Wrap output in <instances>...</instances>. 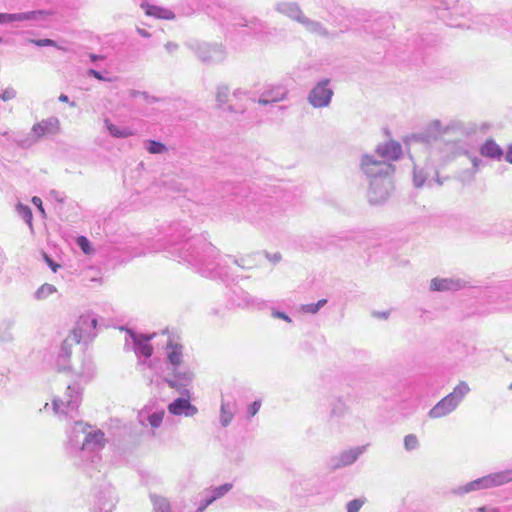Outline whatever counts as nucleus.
<instances>
[{"label":"nucleus","instance_id":"de8ad7c7","mask_svg":"<svg viewBox=\"0 0 512 512\" xmlns=\"http://www.w3.org/2000/svg\"><path fill=\"white\" fill-rule=\"evenodd\" d=\"M29 42L39 47L51 46L60 49V47L57 46V43L52 39H30Z\"/></svg>","mask_w":512,"mask_h":512},{"label":"nucleus","instance_id":"c756f323","mask_svg":"<svg viewBox=\"0 0 512 512\" xmlns=\"http://www.w3.org/2000/svg\"><path fill=\"white\" fill-rule=\"evenodd\" d=\"M303 27L310 33L316 34L318 36L326 37L328 36V32L326 28L318 21L312 20L305 15L302 17L299 22Z\"/></svg>","mask_w":512,"mask_h":512},{"label":"nucleus","instance_id":"4468645a","mask_svg":"<svg viewBox=\"0 0 512 512\" xmlns=\"http://www.w3.org/2000/svg\"><path fill=\"white\" fill-rule=\"evenodd\" d=\"M366 450V446H357L341 452L330 461L331 467L336 470L352 465Z\"/></svg>","mask_w":512,"mask_h":512},{"label":"nucleus","instance_id":"680f3d73","mask_svg":"<svg viewBox=\"0 0 512 512\" xmlns=\"http://www.w3.org/2000/svg\"><path fill=\"white\" fill-rule=\"evenodd\" d=\"M58 99H59L60 102L69 103L71 107H75L76 106V103L74 101L70 102L69 101V97L67 95H65V94H60Z\"/></svg>","mask_w":512,"mask_h":512},{"label":"nucleus","instance_id":"bf43d9fd","mask_svg":"<svg viewBox=\"0 0 512 512\" xmlns=\"http://www.w3.org/2000/svg\"><path fill=\"white\" fill-rule=\"evenodd\" d=\"M178 44L177 43H174V42H167L165 44V49L169 52V53H173L175 52L177 49H178Z\"/></svg>","mask_w":512,"mask_h":512},{"label":"nucleus","instance_id":"a18cd8bd","mask_svg":"<svg viewBox=\"0 0 512 512\" xmlns=\"http://www.w3.org/2000/svg\"><path fill=\"white\" fill-rule=\"evenodd\" d=\"M365 501V498H356L349 501L346 505L347 512H359Z\"/></svg>","mask_w":512,"mask_h":512},{"label":"nucleus","instance_id":"9b49d317","mask_svg":"<svg viewBox=\"0 0 512 512\" xmlns=\"http://www.w3.org/2000/svg\"><path fill=\"white\" fill-rule=\"evenodd\" d=\"M391 181L390 179H374L369 182L368 200L371 204L384 203L390 192Z\"/></svg>","mask_w":512,"mask_h":512},{"label":"nucleus","instance_id":"f8f14e48","mask_svg":"<svg viewBox=\"0 0 512 512\" xmlns=\"http://www.w3.org/2000/svg\"><path fill=\"white\" fill-rule=\"evenodd\" d=\"M289 90L285 85H268L264 88L257 102L260 105L267 106L287 99Z\"/></svg>","mask_w":512,"mask_h":512},{"label":"nucleus","instance_id":"774afa93","mask_svg":"<svg viewBox=\"0 0 512 512\" xmlns=\"http://www.w3.org/2000/svg\"><path fill=\"white\" fill-rule=\"evenodd\" d=\"M89 59L92 61V62H96L98 60H104V56L103 55H98V54H93V53H90L88 55Z\"/></svg>","mask_w":512,"mask_h":512},{"label":"nucleus","instance_id":"5fc2aeb1","mask_svg":"<svg viewBox=\"0 0 512 512\" xmlns=\"http://www.w3.org/2000/svg\"><path fill=\"white\" fill-rule=\"evenodd\" d=\"M301 310L304 313L316 314L318 312L317 305L315 303L302 305Z\"/></svg>","mask_w":512,"mask_h":512},{"label":"nucleus","instance_id":"a878e982","mask_svg":"<svg viewBox=\"0 0 512 512\" xmlns=\"http://www.w3.org/2000/svg\"><path fill=\"white\" fill-rule=\"evenodd\" d=\"M483 157L500 160L504 154L503 149L493 140L487 139L479 148Z\"/></svg>","mask_w":512,"mask_h":512},{"label":"nucleus","instance_id":"69168bd1","mask_svg":"<svg viewBox=\"0 0 512 512\" xmlns=\"http://www.w3.org/2000/svg\"><path fill=\"white\" fill-rule=\"evenodd\" d=\"M136 31L140 36L144 38H149L151 36V34L147 30L140 27H137Z\"/></svg>","mask_w":512,"mask_h":512},{"label":"nucleus","instance_id":"393cba45","mask_svg":"<svg viewBox=\"0 0 512 512\" xmlns=\"http://www.w3.org/2000/svg\"><path fill=\"white\" fill-rule=\"evenodd\" d=\"M233 485L231 483H225L218 487H214L205 491L204 498L201 500L208 507L216 500L224 497L231 489Z\"/></svg>","mask_w":512,"mask_h":512},{"label":"nucleus","instance_id":"338daca9","mask_svg":"<svg viewBox=\"0 0 512 512\" xmlns=\"http://www.w3.org/2000/svg\"><path fill=\"white\" fill-rule=\"evenodd\" d=\"M476 511L477 512H499V509L498 508H488L486 506H483V507H479Z\"/></svg>","mask_w":512,"mask_h":512},{"label":"nucleus","instance_id":"20e7f679","mask_svg":"<svg viewBox=\"0 0 512 512\" xmlns=\"http://www.w3.org/2000/svg\"><path fill=\"white\" fill-rule=\"evenodd\" d=\"M164 381L181 395H188L194 373L185 363L165 368Z\"/></svg>","mask_w":512,"mask_h":512},{"label":"nucleus","instance_id":"7ed1b4c3","mask_svg":"<svg viewBox=\"0 0 512 512\" xmlns=\"http://www.w3.org/2000/svg\"><path fill=\"white\" fill-rule=\"evenodd\" d=\"M469 392L470 387L468 383L460 381L451 393L442 398L430 409L428 416L432 419H438L449 415L456 410Z\"/></svg>","mask_w":512,"mask_h":512},{"label":"nucleus","instance_id":"6ab92c4d","mask_svg":"<svg viewBox=\"0 0 512 512\" xmlns=\"http://www.w3.org/2000/svg\"><path fill=\"white\" fill-rule=\"evenodd\" d=\"M183 345L180 343L173 342L171 339L168 340L165 348L166 361L165 368L183 364Z\"/></svg>","mask_w":512,"mask_h":512},{"label":"nucleus","instance_id":"423d86ee","mask_svg":"<svg viewBox=\"0 0 512 512\" xmlns=\"http://www.w3.org/2000/svg\"><path fill=\"white\" fill-rule=\"evenodd\" d=\"M360 167L370 180L389 179L390 175L394 173V166L391 163L378 159L375 155H363Z\"/></svg>","mask_w":512,"mask_h":512},{"label":"nucleus","instance_id":"c9c22d12","mask_svg":"<svg viewBox=\"0 0 512 512\" xmlns=\"http://www.w3.org/2000/svg\"><path fill=\"white\" fill-rule=\"evenodd\" d=\"M54 292H56V287L52 284L45 283L36 290L35 298L38 300H42L47 298Z\"/></svg>","mask_w":512,"mask_h":512},{"label":"nucleus","instance_id":"9d476101","mask_svg":"<svg viewBox=\"0 0 512 512\" xmlns=\"http://www.w3.org/2000/svg\"><path fill=\"white\" fill-rule=\"evenodd\" d=\"M97 326V319L91 314L81 315L76 322V326L72 330L70 336H76L77 342L90 341L95 336V329Z\"/></svg>","mask_w":512,"mask_h":512},{"label":"nucleus","instance_id":"dca6fc26","mask_svg":"<svg viewBox=\"0 0 512 512\" xmlns=\"http://www.w3.org/2000/svg\"><path fill=\"white\" fill-rule=\"evenodd\" d=\"M190 392L188 395H182L168 405V411L173 415H185L192 417L197 414L198 409L190 403Z\"/></svg>","mask_w":512,"mask_h":512},{"label":"nucleus","instance_id":"2eb2a0df","mask_svg":"<svg viewBox=\"0 0 512 512\" xmlns=\"http://www.w3.org/2000/svg\"><path fill=\"white\" fill-rule=\"evenodd\" d=\"M466 287V281L457 277L439 278L430 281V290L437 292H454Z\"/></svg>","mask_w":512,"mask_h":512},{"label":"nucleus","instance_id":"f03ea898","mask_svg":"<svg viewBox=\"0 0 512 512\" xmlns=\"http://www.w3.org/2000/svg\"><path fill=\"white\" fill-rule=\"evenodd\" d=\"M90 426L82 421L74 422L69 432V444L77 456L84 460L88 455L92 463L99 460L97 452L104 447L105 437L101 430H89Z\"/></svg>","mask_w":512,"mask_h":512},{"label":"nucleus","instance_id":"ddd939ff","mask_svg":"<svg viewBox=\"0 0 512 512\" xmlns=\"http://www.w3.org/2000/svg\"><path fill=\"white\" fill-rule=\"evenodd\" d=\"M60 131V121L57 117L51 116L47 119L34 124L31 128V132L34 138L40 140L44 136L56 135Z\"/></svg>","mask_w":512,"mask_h":512},{"label":"nucleus","instance_id":"aec40b11","mask_svg":"<svg viewBox=\"0 0 512 512\" xmlns=\"http://www.w3.org/2000/svg\"><path fill=\"white\" fill-rule=\"evenodd\" d=\"M233 24L239 27H247L251 33L255 35H264L267 30V24L256 17L246 18L243 16H235Z\"/></svg>","mask_w":512,"mask_h":512},{"label":"nucleus","instance_id":"e2e57ef3","mask_svg":"<svg viewBox=\"0 0 512 512\" xmlns=\"http://www.w3.org/2000/svg\"><path fill=\"white\" fill-rule=\"evenodd\" d=\"M32 202L35 206H37L39 208V210L43 213L44 212V209L42 207V200L37 197V196H34L33 199H32Z\"/></svg>","mask_w":512,"mask_h":512},{"label":"nucleus","instance_id":"c85d7f7f","mask_svg":"<svg viewBox=\"0 0 512 512\" xmlns=\"http://www.w3.org/2000/svg\"><path fill=\"white\" fill-rule=\"evenodd\" d=\"M142 7L145 9V13L148 16H153L158 19L166 20H171L175 18V14L169 9L150 4L142 5Z\"/></svg>","mask_w":512,"mask_h":512},{"label":"nucleus","instance_id":"13d9d810","mask_svg":"<svg viewBox=\"0 0 512 512\" xmlns=\"http://www.w3.org/2000/svg\"><path fill=\"white\" fill-rule=\"evenodd\" d=\"M265 256L268 260L274 262V263H277L281 260V254L280 253H274V254H270L268 252L265 253Z\"/></svg>","mask_w":512,"mask_h":512},{"label":"nucleus","instance_id":"72a5a7b5","mask_svg":"<svg viewBox=\"0 0 512 512\" xmlns=\"http://www.w3.org/2000/svg\"><path fill=\"white\" fill-rule=\"evenodd\" d=\"M104 123L109 134L114 138H127L133 134L130 129L120 128L111 123L108 119H105Z\"/></svg>","mask_w":512,"mask_h":512},{"label":"nucleus","instance_id":"f3484780","mask_svg":"<svg viewBox=\"0 0 512 512\" xmlns=\"http://www.w3.org/2000/svg\"><path fill=\"white\" fill-rule=\"evenodd\" d=\"M77 344H79V342H77L76 336L68 335L63 340L56 360V365L59 370H67L70 368L72 348Z\"/></svg>","mask_w":512,"mask_h":512},{"label":"nucleus","instance_id":"8fccbe9b","mask_svg":"<svg viewBox=\"0 0 512 512\" xmlns=\"http://www.w3.org/2000/svg\"><path fill=\"white\" fill-rule=\"evenodd\" d=\"M260 407H261V401L260 400H255L253 403H251L248 406V408H247V416L249 418L255 416L258 413V411L260 410Z\"/></svg>","mask_w":512,"mask_h":512},{"label":"nucleus","instance_id":"0eeeda50","mask_svg":"<svg viewBox=\"0 0 512 512\" xmlns=\"http://www.w3.org/2000/svg\"><path fill=\"white\" fill-rule=\"evenodd\" d=\"M188 46L201 62L208 65L222 63L226 58V51L219 44L191 42Z\"/></svg>","mask_w":512,"mask_h":512},{"label":"nucleus","instance_id":"bb28decb","mask_svg":"<svg viewBox=\"0 0 512 512\" xmlns=\"http://www.w3.org/2000/svg\"><path fill=\"white\" fill-rule=\"evenodd\" d=\"M236 412V403L234 401L222 400L220 407V424L222 427H227L232 422Z\"/></svg>","mask_w":512,"mask_h":512},{"label":"nucleus","instance_id":"864d4df0","mask_svg":"<svg viewBox=\"0 0 512 512\" xmlns=\"http://www.w3.org/2000/svg\"><path fill=\"white\" fill-rule=\"evenodd\" d=\"M271 314L274 318L282 319L288 323L292 322L291 318L285 312H281V311L273 309Z\"/></svg>","mask_w":512,"mask_h":512},{"label":"nucleus","instance_id":"79ce46f5","mask_svg":"<svg viewBox=\"0 0 512 512\" xmlns=\"http://www.w3.org/2000/svg\"><path fill=\"white\" fill-rule=\"evenodd\" d=\"M404 447L407 451L416 450L419 447V441L415 434H408L404 437Z\"/></svg>","mask_w":512,"mask_h":512},{"label":"nucleus","instance_id":"7c9ffc66","mask_svg":"<svg viewBox=\"0 0 512 512\" xmlns=\"http://www.w3.org/2000/svg\"><path fill=\"white\" fill-rule=\"evenodd\" d=\"M150 500L153 506V512H173L170 502L167 498L151 494Z\"/></svg>","mask_w":512,"mask_h":512},{"label":"nucleus","instance_id":"2f4dec72","mask_svg":"<svg viewBox=\"0 0 512 512\" xmlns=\"http://www.w3.org/2000/svg\"><path fill=\"white\" fill-rule=\"evenodd\" d=\"M442 133V124L439 120L432 121L426 132L420 135L423 141L429 142L436 139Z\"/></svg>","mask_w":512,"mask_h":512},{"label":"nucleus","instance_id":"39448f33","mask_svg":"<svg viewBox=\"0 0 512 512\" xmlns=\"http://www.w3.org/2000/svg\"><path fill=\"white\" fill-rule=\"evenodd\" d=\"M82 401V388L79 383L74 382L67 386L63 397H56L52 401L54 413L68 416L76 411Z\"/></svg>","mask_w":512,"mask_h":512},{"label":"nucleus","instance_id":"5701e85b","mask_svg":"<svg viewBox=\"0 0 512 512\" xmlns=\"http://www.w3.org/2000/svg\"><path fill=\"white\" fill-rule=\"evenodd\" d=\"M348 412V406L342 397L333 396L329 399V421L342 419Z\"/></svg>","mask_w":512,"mask_h":512},{"label":"nucleus","instance_id":"cd10ccee","mask_svg":"<svg viewBox=\"0 0 512 512\" xmlns=\"http://www.w3.org/2000/svg\"><path fill=\"white\" fill-rule=\"evenodd\" d=\"M487 475L491 488L500 487L512 482V469H505Z\"/></svg>","mask_w":512,"mask_h":512},{"label":"nucleus","instance_id":"c03bdc74","mask_svg":"<svg viewBox=\"0 0 512 512\" xmlns=\"http://www.w3.org/2000/svg\"><path fill=\"white\" fill-rule=\"evenodd\" d=\"M164 418V411H156L150 415H148V422L153 428H158Z\"/></svg>","mask_w":512,"mask_h":512},{"label":"nucleus","instance_id":"3c124183","mask_svg":"<svg viewBox=\"0 0 512 512\" xmlns=\"http://www.w3.org/2000/svg\"><path fill=\"white\" fill-rule=\"evenodd\" d=\"M16 97V91L13 88H7L0 94V99L8 101Z\"/></svg>","mask_w":512,"mask_h":512},{"label":"nucleus","instance_id":"a211bd4d","mask_svg":"<svg viewBox=\"0 0 512 512\" xmlns=\"http://www.w3.org/2000/svg\"><path fill=\"white\" fill-rule=\"evenodd\" d=\"M377 157L390 163L398 160L402 155V146L396 141H390L376 148Z\"/></svg>","mask_w":512,"mask_h":512},{"label":"nucleus","instance_id":"4d7b16f0","mask_svg":"<svg viewBox=\"0 0 512 512\" xmlns=\"http://www.w3.org/2000/svg\"><path fill=\"white\" fill-rule=\"evenodd\" d=\"M88 75L91 76V77H94L95 79L99 80V81H108V79H106L102 74L101 72L95 70V69H89L88 70Z\"/></svg>","mask_w":512,"mask_h":512},{"label":"nucleus","instance_id":"b1692460","mask_svg":"<svg viewBox=\"0 0 512 512\" xmlns=\"http://www.w3.org/2000/svg\"><path fill=\"white\" fill-rule=\"evenodd\" d=\"M54 12L52 10H34L21 13H13L14 22L18 21H34L44 22L52 16Z\"/></svg>","mask_w":512,"mask_h":512},{"label":"nucleus","instance_id":"603ef678","mask_svg":"<svg viewBox=\"0 0 512 512\" xmlns=\"http://www.w3.org/2000/svg\"><path fill=\"white\" fill-rule=\"evenodd\" d=\"M43 259L45 263L51 268L53 272H56L58 268H60V265L56 263L49 255L46 253H43Z\"/></svg>","mask_w":512,"mask_h":512},{"label":"nucleus","instance_id":"052dcab7","mask_svg":"<svg viewBox=\"0 0 512 512\" xmlns=\"http://www.w3.org/2000/svg\"><path fill=\"white\" fill-rule=\"evenodd\" d=\"M471 162H472L474 170L477 171L480 167V164L482 163V160L480 158H478L477 156H472Z\"/></svg>","mask_w":512,"mask_h":512},{"label":"nucleus","instance_id":"09e8293b","mask_svg":"<svg viewBox=\"0 0 512 512\" xmlns=\"http://www.w3.org/2000/svg\"><path fill=\"white\" fill-rule=\"evenodd\" d=\"M77 244L85 254L91 252L90 242L85 236H79L77 238Z\"/></svg>","mask_w":512,"mask_h":512},{"label":"nucleus","instance_id":"1a4fd4ad","mask_svg":"<svg viewBox=\"0 0 512 512\" xmlns=\"http://www.w3.org/2000/svg\"><path fill=\"white\" fill-rule=\"evenodd\" d=\"M330 82V79L324 78L317 82L310 90L307 100L312 107L324 108L329 106L334 95Z\"/></svg>","mask_w":512,"mask_h":512},{"label":"nucleus","instance_id":"6e6552de","mask_svg":"<svg viewBox=\"0 0 512 512\" xmlns=\"http://www.w3.org/2000/svg\"><path fill=\"white\" fill-rule=\"evenodd\" d=\"M125 349L133 350L138 357L149 358L153 354V347L149 343L155 334H143L134 331L133 329H125Z\"/></svg>","mask_w":512,"mask_h":512},{"label":"nucleus","instance_id":"4be33fe9","mask_svg":"<svg viewBox=\"0 0 512 512\" xmlns=\"http://www.w3.org/2000/svg\"><path fill=\"white\" fill-rule=\"evenodd\" d=\"M275 10L282 15L294 20L296 22H300L302 17L304 16L300 6L296 2L282 1L278 2L275 5Z\"/></svg>","mask_w":512,"mask_h":512},{"label":"nucleus","instance_id":"412c9836","mask_svg":"<svg viewBox=\"0 0 512 512\" xmlns=\"http://www.w3.org/2000/svg\"><path fill=\"white\" fill-rule=\"evenodd\" d=\"M491 489L488 475L472 480L464 485L458 486L453 490L456 495H464L474 491Z\"/></svg>","mask_w":512,"mask_h":512},{"label":"nucleus","instance_id":"49530a36","mask_svg":"<svg viewBox=\"0 0 512 512\" xmlns=\"http://www.w3.org/2000/svg\"><path fill=\"white\" fill-rule=\"evenodd\" d=\"M17 212L18 214L31 225L32 221V212L31 209L27 205L18 204L17 205Z\"/></svg>","mask_w":512,"mask_h":512},{"label":"nucleus","instance_id":"473e14b6","mask_svg":"<svg viewBox=\"0 0 512 512\" xmlns=\"http://www.w3.org/2000/svg\"><path fill=\"white\" fill-rule=\"evenodd\" d=\"M251 211H255L258 214L259 219L267 218L268 215H274L275 211H273L272 203L270 200H265L261 202L259 205L253 204L251 207Z\"/></svg>","mask_w":512,"mask_h":512},{"label":"nucleus","instance_id":"4c0bfd02","mask_svg":"<svg viewBox=\"0 0 512 512\" xmlns=\"http://www.w3.org/2000/svg\"><path fill=\"white\" fill-rule=\"evenodd\" d=\"M233 262L242 269H251L256 266L255 257L253 255L241 257L240 259L234 258Z\"/></svg>","mask_w":512,"mask_h":512},{"label":"nucleus","instance_id":"37998d69","mask_svg":"<svg viewBox=\"0 0 512 512\" xmlns=\"http://www.w3.org/2000/svg\"><path fill=\"white\" fill-rule=\"evenodd\" d=\"M38 141V139L34 138L32 132L28 136L15 139L16 144L21 148H29Z\"/></svg>","mask_w":512,"mask_h":512},{"label":"nucleus","instance_id":"e433bc0d","mask_svg":"<svg viewBox=\"0 0 512 512\" xmlns=\"http://www.w3.org/2000/svg\"><path fill=\"white\" fill-rule=\"evenodd\" d=\"M230 90L226 85H219L217 87L216 92V101L218 105L221 107L223 104H226L229 100Z\"/></svg>","mask_w":512,"mask_h":512},{"label":"nucleus","instance_id":"a19ab883","mask_svg":"<svg viewBox=\"0 0 512 512\" xmlns=\"http://www.w3.org/2000/svg\"><path fill=\"white\" fill-rule=\"evenodd\" d=\"M473 350L474 348L469 347L465 344H457L455 346L454 352L457 353L456 357L459 360H463L466 357H468L473 352Z\"/></svg>","mask_w":512,"mask_h":512},{"label":"nucleus","instance_id":"f257e3e1","mask_svg":"<svg viewBox=\"0 0 512 512\" xmlns=\"http://www.w3.org/2000/svg\"><path fill=\"white\" fill-rule=\"evenodd\" d=\"M188 232L187 226L180 222L169 225L163 249L205 277H221L223 273L216 262L217 249L203 235L186 238Z\"/></svg>","mask_w":512,"mask_h":512},{"label":"nucleus","instance_id":"6e6d98bb","mask_svg":"<svg viewBox=\"0 0 512 512\" xmlns=\"http://www.w3.org/2000/svg\"><path fill=\"white\" fill-rule=\"evenodd\" d=\"M14 22L13 13H0V24Z\"/></svg>","mask_w":512,"mask_h":512},{"label":"nucleus","instance_id":"f704fd0d","mask_svg":"<svg viewBox=\"0 0 512 512\" xmlns=\"http://www.w3.org/2000/svg\"><path fill=\"white\" fill-rule=\"evenodd\" d=\"M144 148L150 154H163L168 150L165 144L156 140H146L144 142Z\"/></svg>","mask_w":512,"mask_h":512},{"label":"nucleus","instance_id":"0e129e2a","mask_svg":"<svg viewBox=\"0 0 512 512\" xmlns=\"http://www.w3.org/2000/svg\"><path fill=\"white\" fill-rule=\"evenodd\" d=\"M505 160L512 164V144H510L507 147V151H506V154H505Z\"/></svg>","mask_w":512,"mask_h":512},{"label":"nucleus","instance_id":"58836bf2","mask_svg":"<svg viewBox=\"0 0 512 512\" xmlns=\"http://www.w3.org/2000/svg\"><path fill=\"white\" fill-rule=\"evenodd\" d=\"M13 333L10 324H5L0 328V341L2 344H10L13 341Z\"/></svg>","mask_w":512,"mask_h":512},{"label":"nucleus","instance_id":"ea45409f","mask_svg":"<svg viewBox=\"0 0 512 512\" xmlns=\"http://www.w3.org/2000/svg\"><path fill=\"white\" fill-rule=\"evenodd\" d=\"M427 178V173L424 171V169H418L417 167H414L413 171V183L414 186L417 188H420L424 185Z\"/></svg>","mask_w":512,"mask_h":512}]
</instances>
